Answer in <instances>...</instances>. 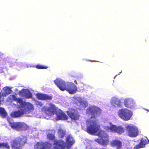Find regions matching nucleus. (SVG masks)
Returning <instances> with one entry per match:
<instances>
[{"instance_id": "obj_11", "label": "nucleus", "mask_w": 149, "mask_h": 149, "mask_svg": "<svg viewBox=\"0 0 149 149\" xmlns=\"http://www.w3.org/2000/svg\"><path fill=\"white\" fill-rule=\"evenodd\" d=\"M100 109L95 106L90 107L86 109V113L92 115L91 118H95L97 114L100 112Z\"/></svg>"}, {"instance_id": "obj_33", "label": "nucleus", "mask_w": 149, "mask_h": 149, "mask_svg": "<svg viewBox=\"0 0 149 149\" xmlns=\"http://www.w3.org/2000/svg\"><path fill=\"white\" fill-rule=\"evenodd\" d=\"M35 104L37 106L39 107H42L43 105V104L41 102L37 101H36Z\"/></svg>"}, {"instance_id": "obj_34", "label": "nucleus", "mask_w": 149, "mask_h": 149, "mask_svg": "<svg viewBox=\"0 0 149 149\" xmlns=\"http://www.w3.org/2000/svg\"><path fill=\"white\" fill-rule=\"evenodd\" d=\"M13 96V100H14L15 101H16L17 102L18 99V98H17L15 95H12Z\"/></svg>"}, {"instance_id": "obj_10", "label": "nucleus", "mask_w": 149, "mask_h": 149, "mask_svg": "<svg viewBox=\"0 0 149 149\" xmlns=\"http://www.w3.org/2000/svg\"><path fill=\"white\" fill-rule=\"evenodd\" d=\"M52 144L48 142H37L34 146V149H50Z\"/></svg>"}, {"instance_id": "obj_15", "label": "nucleus", "mask_w": 149, "mask_h": 149, "mask_svg": "<svg viewBox=\"0 0 149 149\" xmlns=\"http://www.w3.org/2000/svg\"><path fill=\"white\" fill-rule=\"evenodd\" d=\"M22 108H24L22 109V110L24 111V113H29L32 111L34 109V107L32 104L29 102H25L24 104V105Z\"/></svg>"}, {"instance_id": "obj_23", "label": "nucleus", "mask_w": 149, "mask_h": 149, "mask_svg": "<svg viewBox=\"0 0 149 149\" xmlns=\"http://www.w3.org/2000/svg\"><path fill=\"white\" fill-rule=\"evenodd\" d=\"M124 104L127 107L131 108L133 106L132 102L129 99H125L124 100Z\"/></svg>"}, {"instance_id": "obj_5", "label": "nucleus", "mask_w": 149, "mask_h": 149, "mask_svg": "<svg viewBox=\"0 0 149 149\" xmlns=\"http://www.w3.org/2000/svg\"><path fill=\"white\" fill-rule=\"evenodd\" d=\"M104 128L108 132H113L119 134H121L124 132V129L122 127L117 126L116 125H113L111 122L109 123L108 125L104 126Z\"/></svg>"}, {"instance_id": "obj_24", "label": "nucleus", "mask_w": 149, "mask_h": 149, "mask_svg": "<svg viewBox=\"0 0 149 149\" xmlns=\"http://www.w3.org/2000/svg\"><path fill=\"white\" fill-rule=\"evenodd\" d=\"M4 93L2 95L3 97H6L11 92V89L8 87H6L3 88Z\"/></svg>"}, {"instance_id": "obj_2", "label": "nucleus", "mask_w": 149, "mask_h": 149, "mask_svg": "<svg viewBox=\"0 0 149 149\" xmlns=\"http://www.w3.org/2000/svg\"><path fill=\"white\" fill-rule=\"evenodd\" d=\"M27 138L23 136L17 137L12 140L11 147L12 149H22V147L27 143Z\"/></svg>"}, {"instance_id": "obj_13", "label": "nucleus", "mask_w": 149, "mask_h": 149, "mask_svg": "<svg viewBox=\"0 0 149 149\" xmlns=\"http://www.w3.org/2000/svg\"><path fill=\"white\" fill-rule=\"evenodd\" d=\"M54 83L61 91H66L67 82H65L61 79H56L54 81Z\"/></svg>"}, {"instance_id": "obj_32", "label": "nucleus", "mask_w": 149, "mask_h": 149, "mask_svg": "<svg viewBox=\"0 0 149 149\" xmlns=\"http://www.w3.org/2000/svg\"><path fill=\"white\" fill-rule=\"evenodd\" d=\"M36 68L38 69H47L48 68L47 66H44L40 65H37L36 66Z\"/></svg>"}, {"instance_id": "obj_14", "label": "nucleus", "mask_w": 149, "mask_h": 149, "mask_svg": "<svg viewBox=\"0 0 149 149\" xmlns=\"http://www.w3.org/2000/svg\"><path fill=\"white\" fill-rule=\"evenodd\" d=\"M77 90V87L76 85L73 83L68 82H67V86L66 91L70 94H73Z\"/></svg>"}, {"instance_id": "obj_31", "label": "nucleus", "mask_w": 149, "mask_h": 149, "mask_svg": "<svg viewBox=\"0 0 149 149\" xmlns=\"http://www.w3.org/2000/svg\"><path fill=\"white\" fill-rule=\"evenodd\" d=\"M26 89H22L19 93V94L22 97H24L25 96Z\"/></svg>"}, {"instance_id": "obj_30", "label": "nucleus", "mask_w": 149, "mask_h": 149, "mask_svg": "<svg viewBox=\"0 0 149 149\" xmlns=\"http://www.w3.org/2000/svg\"><path fill=\"white\" fill-rule=\"evenodd\" d=\"M17 102L19 103L21 105L22 107L24 105V104L26 102H23L21 98H18Z\"/></svg>"}, {"instance_id": "obj_19", "label": "nucleus", "mask_w": 149, "mask_h": 149, "mask_svg": "<svg viewBox=\"0 0 149 149\" xmlns=\"http://www.w3.org/2000/svg\"><path fill=\"white\" fill-rule=\"evenodd\" d=\"M56 114L59 119L65 120H67L68 119V117L66 114L59 109H58Z\"/></svg>"}, {"instance_id": "obj_4", "label": "nucleus", "mask_w": 149, "mask_h": 149, "mask_svg": "<svg viewBox=\"0 0 149 149\" xmlns=\"http://www.w3.org/2000/svg\"><path fill=\"white\" fill-rule=\"evenodd\" d=\"M47 137L49 140L54 141V149H64L66 146V143L63 140L55 139V137L54 134L49 133L47 134Z\"/></svg>"}, {"instance_id": "obj_20", "label": "nucleus", "mask_w": 149, "mask_h": 149, "mask_svg": "<svg viewBox=\"0 0 149 149\" xmlns=\"http://www.w3.org/2000/svg\"><path fill=\"white\" fill-rule=\"evenodd\" d=\"M66 141L68 145V146H66L67 149H69L74 143V141L73 140V138L70 135L67 136Z\"/></svg>"}, {"instance_id": "obj_17", "label": "nucleus", "mask_w": 149, "mask_h": 149, "mask_svg": "<svg viewBox=\"0 0 149 149\" xmlns=\"http://www.w3.org/2000/svg\"><path fill=\"white\" fill-rule=\"evenodd\" d=\"M74 104V106L77 109H79L82 108H85L88 106V104L86 102L78 100H75Z\"/></svg>"}, {"instance_id": "obj_29", "label": "nucleus", "mask_w": 149, "mask_h": 149, "mask_svg": "<svg viewBox=\"0 0 149 149\" xmlns=\"http://www.w3.org/2000/svg\"><path fill=\"white\" fill-rule=\"evenodd\" d=\"M121 102L119 100L116 99L114 101V105L115 107H121Z\"/></svg>"}, {"instance_id": "obj_27", "label": "nucleus", "mask_w": 149, "mask_h": 149, "mask_svg": "<svg viewBox=\"0 0 149 149\" xmlns=\"http://www.w3.org/2000/svg\"><path fill=\"white\" fill-rule=\"evenodd\" d=\"M1 148L6 149H10V146L8 143H0V148Z\"/></svg>"}, {"instance_id": "obj_9", "label": "nucleus", "mask_w": 149, "mask_h": 149, "mask_svg": "<svg viewBox=\"0 0 149 149\" xmlns=\"http://www.w3.org/2000/svg\"><path fill=\"white\" fill-rule=\"evenodd\" d=\"M66 113L72 120H76L79 119L80 115L79 113L76 110L70 109L66 111Z\"/></svg>"}, {"instance_id": "obj_7", "label": "nucleus", "mask_w": 149, "mask_h": 149, "mask_svg": "<svg viewBox=\"0 0 149 149\" xmlns=\"http://www.w3.org/2000/svg\"><path fill=\"white\" fill-rule=\"evenodd\" d=\"M125 128L128 136L130 137H135L139 134L138 130L135 126L128 125Z\"/></svg>"}, {"instance_id": "obj_21", "label": "nucleus", "mask_w": 149, "mask_h": 149, "mask_svg": "<svg viewBox=\"0 0 149 149\" xmlns=\"http://www.w3.org/2000/svg\"><path fill=\"white\" fill-rule=\"evenodd\" d=\"M111 145L113 147L116 146L117 149H120L122 147V143L119 140H115L111 142Z\"/></svg>"}, {"instance_id": "obj_1", "label": "nucleus", "mask_w": 149, "mask_h": 149, "mask_svg": "<svg viewBox=\"0 0 149 149\" xmlns=\"http://www.w3.org/2000/svg\"><path fill=\"white\" fill-rule=\"evenodd\" d=\"M86 123L87 127L86 131L89 134L94 135L100 130V126L97 124L95 120L88 119L86 120Z\"/></svg>"}, {"instance_id": "obj_26", "label": "nucleus", "mask_w": 149, "mask_h": 149, "mask_svg": "<svg viewBox=\"0 0 149 149\" xmlns=\"http://www.w3.org/2000/svg\"><path fill=\"white\" fill-rule=\"evenodd\" d=\"M0 115L3 118L6 117L7 115L6 112L3 108L0 107Z\"/></svg>"}, {"instance_id": "obj_28", "label": "nucleus", "mask_w": 149, "mask_h": 149, "mask_svg": "<svg viewBox=\"0 0 149 149\" xmlns=\"http://www.w3.org/2000/svg\"><path fill=\"white\" fill-rule=\"evenodd\" d=\"M24 96L26 99L31 98L32 97V93L29 90H26Z\"/></svg>"}, {"instance_id": "obj_8", "label": "nucleus", "mask_w": 149, "mask_h": 149, "mask_svg": "<svg viewBox=\"0 0 149 149\" xmlns=\"http://www.w3.org/2000/svg\"><path fill=\"white\" fill-rule=\"evenodd\" d=\"M42 109H45V113L48 115L50 116L53 115L55 113L56 114L58 109L54 104L52 103L49 104V107L48 108L44 106Z\"/></svg>"}, {"instance_id": "obj_18", "label": "nucleus", "mask_w": 149, "mask_h": 149, "mask_svg": "<svg viewBox=\"0 0 149 149\" xmlns=\"http://www.w3.org/2000/svg\"><path fill=\"white\" fill-rule=\"evenodd\" d=\"M149 143V141L147 139H142L141 140L140 143L135 145L134 148L135 149H139L143 148L145 147L146 144L148 143Z\"/></svg>"}, {"instance_id": "obj_25", "label": "nucleus", "mask_w": 149, "mask_h": 149, "mask_svg": "<svg viewBox=\"0 0 149 149\" xmlns=\"http://www.w3.org/2000/svg\"><path fill=\"white\" fill-rule=\"evenodd\" d=\"M58 134L59 136V138H61L65 136L66 134V132L61 129H60L58 130Z\"/></svg>"}, {"instance_id": "obj_12", "label": "nucleus", "mask_w": 149, "mask_h": 149, "mask_svg": "<svg viewBox=\"0 0 149 149\" xmlns=\"http://www.w3.org/2000/svg\"><path fill=\"white\" fill-rule=\"evenodd\" d=\"M10 126L14 129L20 131L22 130L25 127L26 124L21 122H10Z\"/></svg>"}, {"instance_id": "obj_16", "label": "nucleus", "mask_w": 149, "mask_h": 149, "mask_svg": "<svg viewBox=\"0 0 149 149\" xmlns=\"http://www.w3.org/2000/svg\"><path fill=\"white\" fill-rule=\"evenodd\" d=\"M36 96L37 98L39 100H51L52 99V96L41 93L36 94Z\"/></svg>"}, {"instance_id": "obj_3", "label": "nucleus", "mask_w": 149, "mask_h": 149, "mask_svg": "<svg viewBox=\"0 0 149 149\" xmlns=\"http://www.w3.org/2000/svg\"><path fill=\"white\" fill-rule=\"evenodd\" d=\"M98 132L97 135L100 138L97 139L95 141L103 146H106L108 144L109 141L108 135L104 130H100Z\"/></svg>"}, {"instance_id": "obj_22", "label": "nucleus", "mask_w": 149, "mask_h": 149, "mask_svg": "<svg viewBox=\"0 0 149 149\" xmlns=\"http://www.w3.org/2000/svg\"><path fill=\"white\" fill-rule=\"evenodd\" d=\"M24 111L22 109H20L17 111L13 112L11 113V117L14 118L19 117L24 114Z\"/></svg>"}, {"instance_id": "obj_6", "label": "nucleus", "mask_w": 149, "mask_h": 149, "mask_svg": "<svg viewBox=\"0 0 149 149\" xmlns=\"http://www.w3.org/2000/svg\"><path fill=\"white\" fill-rule=\"evenodd\" d=\"M118 115L123 120L127 121L130 119L132 113L131 111L126 109H123L119 111Z\"/></svg>"}, {"instance_id": "obj_35", "label": "nucleus", "mask_w": 149, "mask_h": 149, "mask_svg": "<svg viewBox=\"0 0 149 149\" xmlns=\"http://www.w3.org/2000/svg\"><path fill=\"white\" fill-rule=\"evenodd\" d=\"M90 61H91V62H95L97 61H94V60H90Z\"/></svg>"}]
</instances>
